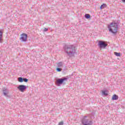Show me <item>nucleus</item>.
<instances>
[{"label": "nucleus", "mask_w": 125, "mask_h": 125, "mask_svg": "<svg viewBox=\"0 0 125 125\" xmlns=\"http://www.w3.org/2000/svg\"><path fill=\"white\" fill-rule=\"evenodd\" d=\"M63 48L69 57H72L76 53V47L74 45H65Z\"/></svg>", "instance_id": "f257e3e1"}, {"label": "nucleus", "mask_w": 125, "mask_h": 125, "mask_svg": "<svg viewBox=\"0 0 125 125\" xmlns=\"http://www.w3.org/2000/svg\"><path fill=\"white\" fill-rule=\"evenodd\" d=\"M109 32L116 35L118 33V29L119 28V23L116 21H113L108 25L107 27Z\"/></svg>", "instance_id": "f03ea898"}, {"label": "nucleus", "mask_w": 125, "mask_h": 125, "mask_svg": "<svg viewBox=\"0 0 125 125\" xmlns=\"http://www.w3.org/2000/svg\"><path fill=\"white\" fill-rule=\"evenodd\" d=\"M68 81V78L67 77H63L61 79H58L57 80L56 82V83L57 85H58L59 86L63 83L64 82H67Z\"/></svg>", "instance_id": "7ed1b4c3"}, {"label": "nucleus", "mask_w": 125, "mask_h": 125, "mask_svg": "<svg viewBox=\"0 0 125 125\" xmlns=\"http://www.w3.org/2000/svg\"><path fill=\"white\" fill-rule=\"evenodd\" d=\"M98 45L99 48H101V49L102 48H103L104 49H105V48H106V47L108 45V44L105 43L104 41H99Z\"/></svg>", "instance_id": "20e7f679"}, {"label": "nucleus", "mask_w": 125, "mask_h": 125, "mask_svg": "<svg viewBox=\"0 0 125 125\" xmlns=\"http://www.w3.org/2000/svg\"><path fill=\"white\" fill-rule=\"evenodd\" d=\"M21 37L20 38V40L21 42H27V39L28 38V35L25 33H22L21 34Z\"/></svg>", "instance_id": "39448f33"}, {"label": "nucleus", "mask_w": 125, "mask_h": 125, "mask_svg": "<svg viewBox=\"0 0 125 125\" xmlns=\"http://www.w3.org/2000/svg\"><path fill=\"white\" fill-rule=\"evenodd\" d=\"M18 88L20 91H21V92H24V91L27 89V86L24 85H20L18 86Z\"/></svg>", "instance_id": "423d86ee"}, {"label": "nucleus", "mask_w": 125, "mask_h": 125, "mask_svg": "<svg viewBox=\"0 0 125 125\" xmlns=\"http://www.w3.org/2000/svg\"><path fill=\"white\" fill-rule=\"evenodd\" d=\"M3 93L5 96H7V94L9 93V91H8V89L4 88L3 89Z\"/></svg>", "instance_id": "0eeeda50"}, {"label": "nucleus", "mask_w": 125, "mask_h": 125, "mask_svg": "<svg viewBox=\"0 0 125 125\" xmlns=\"http://www.w3.org/2000/svg\"><path fill=\"white\" fill-rule=\"evenodd\" d=\"M112 99V100H118V99H119V97L118 96V95L114 94L113 95Z\"/></svg>", "instance_id": "6e6552de"}, {"label": "nucleus", "mask_w": 125, "mask_h": 125, "mask_svg": "<svg viewBox=\"0 0 125 125\" xmlns=\"http://www.w3.org/2000/svg\"><path fill=\"white\" fill-rule=\"evenodd\" d=\"M58 67L59 68H62L63 67V62H58Z\"/></svg>", "instance_id": "1a4fd4ad"}, {"label": "nucleus", "mask_w": 125, "mask_h": 125, "mask_svg": "<svg viewBox=\"0 0 125 125\" xmlns=\"http://www.w3.org/2000/svg\"><path fill=\"white\" fill-rule=\"evenodd\" d=\"M2 42V32L0 31V43Z\"/></svg>", "instance_id": "9d476101"}, {"label": "nucleus", "mask_w": 125, "mask_h": 125, "mask_svg": "<svg viewBox=\"0 0 125 125\" xmlns=\"http://www.w3.org/2000/svg\"><path fill=\"white\" fill-rule=\"evenodd\" d=\"M23 81H24V79L22 77L18 78V82H19L20 83H23Z\"/></svg>", "instance_id": "9b49d317"}, {"label": "nucleus", "mask_w": 125, "mask_h": 125, "mask_svg": "<svg viewBox=\"0 0 125 125\" xmlns=\"http://www.w3.org/2000/svg\"><path fill=\"white\" fill-rule=\"evenodd\" d=\"M84 16L86 19H89L90 18V15L88 14H85Z\"/></svg>", "instance_id": "f8f14e48"}, {"label": "nucleus", "mask_w": 125, "mask_h": 125, "mask_svg": "<svg viewBox=\"0 0 125 125\" xmlns=\"http://www.w3.org/2000/svg\"><path fill=\"white\" fill-rule=\"evenodd\" d=\"M114 54L115 55H116V56L121 57V53H118L117 52H115Z\"/></svg>", "instance_id": "ddd939ff"}, {"label": "nucleus", "mask_w": 125, "mask_h": 125, "mask_svg": "<svg viewBox=\"0 0 125 125\" xmlns=\"http://www.w3.org/2000/svg\"><path fill=\"white\" fill-rule=\"evenodd\" d=\"M102 93L103 95H104L105 96H107L108 95V93H107V91H103Z\"/></svg>", "instance_id": "4468645a"}, {"label": "nucleus", "mask_w": 125, "mask_h": 125, "mask_svg": "<svg viewBox=\"0 0 125 125\" xmlns=\"http://www.w3.org/2000/svg\"><path fill=\"white\" fill-rule=\"evenodd\" d=\"M104 7H106V4L104 3L101 6L100 9H103V8H104Z\"/></svg>", "instance_id": "2eb2a0df"}, {"label": "nucleus", "mask_w": 125, "mask_h": 125, "mask_svg": "<svg viewBox=\"0 0 125 125\" xmlns=\"http://www.w3.org/2000/svg\"><path fill=\"white\" fill-rule=\"evenodd\" d=\"M57 72H61L62 71V68L61 67H58L57 68Z\"/></svg>", "instance_id": "dca6fc26"}, {"label": "nucleus", "mask_w": 125, "mask_h": 125, "mask_svg": "<svg viewBox=\"0 0 125 125\" xmlns=\"http://www.w3.org/2000/svg\"><path fill=\"white\" fill-rule=\"evenodd\" d=\"M28 81H29V80H28V79L23 78V82H24L25 83H28Z\"/></svg>", "instance_id": "f3484780"}, {"label": "nucleus", "mask_w": 125, "mask_h": 125, "mask_svg": "<svg viewBox=\"0 0 125 125\" xmlns=\"http://www.w3.org/2000/svg\"><path fill=\"white\" fill-rule=\"evenodd\" d=\"M64 125V123H63L62 121L59 123V125Z\"/></svg>", "instance_id": "a211bd4d"}, {"label": "nucleus", "mask_w": 125, "mask_h": 125, "mask_svg": "<svg viewBox=\"0 0 125 125\" xmlns=\"http://www.w3.org/2000/svg\"><path fill=\"white\" fill-rule=\"evenodd\" d=\"M47 31H48V28H45L43 30L44 32H47Z\"/></svg>", "instance_id": "6ab92c4d"}, {"label": "nucleus", "mask_w": 125, "mask_h": 125, "mask_svg": "<svg viewBox=\"0 0 125 125\" xmlns=\"http://www.w3.org/2000/svg\"><path fill=\"white\" fill-rule=\"evenodd\" d=\"M122 1H123V2H125V0H121Z\"/></svg>", "instance_id": "aec40b11"}]
</instances>
